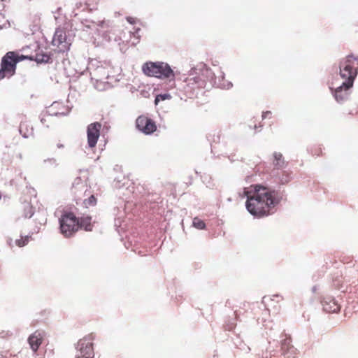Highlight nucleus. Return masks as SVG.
I'll use <instances>...</instances> for the list:
<instances>
[{"mask_svg":"<svg viewBox=\"0 0 358 358\" xmlns=\"http://www.w3.org/2000/svg\"><path fill=\"white\" fill-rule=\"evenodd\" d=\"M243 197H246L245 208L252 216L258 218L267 217L276 205L275 192L260 185H252L244 188Z\"/></svg>","mask_w":358,"mask_h":358,"instance_id":"nucleus-1","label":"nucleus"},{"mask_svg":"<svg viewBox=\"0 0 358 358\" xmlns=\"http://www.w3.org/2000/svg\"><path fill=\"white\" fill-rule=\"evenodd\" d=\"M28 59H31L27 56L19 55L15 51L7 52L1 59L0 80L13 76L16 69V64Z\"/></svg>","mask_w":358,"mask_h":358,"instance_id":"nucleus-2","label":"nucleus"},{"mask_svg":"<svg viewBox=\"0 0 358 358\" xmlns=\"http://www.w3.org/2000/svg\"><path fill=\"white\" fill-rule=\"evenodd\" d=\"M358 59L348 55L339 62V76L344 80L347 87H352L353 80L357 75Z\"/></svg>","mask_w":358,"mask_h":358,"instance_id":"nucleus-3","label":"nucleus"},{"mask_svg":"<svg viewBox=\"0 0 358 358\" xmlns=\"http://www.w3.org/2000/svg\"><path fill=\"white\" fill-rule=\"evenodd\" d=\"M143 71L149 77H155L159 79L173 78V71L170 66L163 62H147L143 66Z\"/></svg>","mask_w":358,"mask_h":358,"instance_id":"nucleus-4","label":"nucleus"},{"mask_svg":"<svg viewBox=\"0 0 358 358\" xmlns=\"http://www.w3.org/2000/svg\"><path fill=\"white\" fill-rule=\"evenodd\" d=\"M60 232L66 238L71 237L80 227L78 225L77 217L72 213H64L59 218Z\"/></svg>","mask_w":358,"mask_h":358,"instance_id":"nucleus-5","label":"nucleus"},{"mask_svg":"<svg viewBox=\"0 0 358 358\" xmlns=\"http://www.w3.org/2000/svg\"><path fill=\"white\" fill-rule=\"evenodd\" d=\"M94 336L90 334L83 337V339L77 343V349L80 352V355L77 358H92L94 357V350H92V341Z\"/></svg>","mask_w":358,"mask_h":358,"instance_id":"nucleus-6","label":"nucleus"},{"mask_svg":"<svg viewBox=\"0 0 358 358\" xmlns=\"http://www.w3.org/2000/svg\"><path fill=\"white\" fill-rule=\"evenodd\" d=\"M135 124L138 131L147 135L152 134L157 130V125L153 120L145 115L138 116Z\"/></svg>","mask_w":358,"mask_h":358,"instance_id":"nucleus-7","label":"nucleus"},{"mask_svg":"<svg viewBox=\"0 0 358 358\" xmlns=\"http://www.w3.org/2000/svg\"><path fill=\"white\" fill-rule=\"evenodd\" d=\"M101 127V123L98 122L90 123V124L87 127V142H88V146H90V148H93L96 146Z\"/></svg>","mask_w":358,"mask_h":358,"instance_id":"nucleus-8","label":"nucleus"},{"mask_svg":"<svg viewBox=\"0 0 358 358\" xmlns=\"http://www.w3.org/2000/svg\"><path fill=\"white\" fill-rule=\"evenodd\" d=\"M52 44H53V46L58 48L59 51H67L69 43L66 41V32L63 29L58 28L55 30Z\"/></svg>","mask_w":358,"mask_h":358,"instance_id":"nucleus-9","label":"nucleus"},{"mask_svg":"<svg viewBox=\"0 0 358 358\" xmlns=\"http://www.w3.org/2000/svg\"><path fill=\"white\" fill-rule=\"evenodd\" d=\"M322 310L327 313H337L340 310V306L334 298L327 296L322 301Z\"/></svg>","mask_w":358,"mask_h":358,"instance_id":"nucleus-10","label":"nucleus"},{"mask_svg":"<svg viewBox=\"0 0 358 358\" xmlns=\"http://www.w3.org/2000/svg\"><path fill=\"white\" fill-rule=\"evenodd\" d=\"M296 348L291 345V338L289 337H286L285 339L281 341V354L285 358H296Z\"/></svg>","mask_w":358,"mask_h":358,"instance_id":"nucleus-11","label":"nucleus"},{"mask_svg":"<svg viewBox=\"0 0 358 358\" xmlns=\"http://www.w3.org/2000/svg\"><path fill=\"white\" fill-rule=\"evenodd\" d=\"M43 338L44 333L40 331H36L34 332L31 336H29V345H30V348H31V350L34 351V352H37V350L43 342Z\"/></svg>","mask_w":358,"mask_h":358,"instance_id":"nucleus-12","label":"nucleus"},{"mask_svg":"<svg viewBox=\"0 0 358 358\" xmlns=\"http://www.w3.org/2000/svg\"><path fill=\"white\" fill-rule=\"evenodd\" d=\"M351 87H346L345 82L338 87L334 90V99L337 101H344L348 97V92H346Z\"/></svg>","mask_w":358,"mask_h":358,"instance_id":"nucleus-13","label":"nucleus"},{"mask_svg":"<svg viewBox=\"0 0 358 358\" xmlns=\"http://www.w3.org/2000/svg\"><path fill=\"white\" fill-rule=\"evenodd\" d=\"M77 223L81 229H85L86 231H91L92 230V224H91L90 216H82L80 218H77Z\"/></svg>","mask_w":358,"mask_h":358,"instance_id":"nucleus-14","label":"nucleus"},{"mask_svg":"<svg viewBox=\"0 0 358 358\" xmlns=\"http://www.w3.org/2000/svg\"><path fill=\"white\" fill-rule=\"evenodd\" d=\"M67 109L61 103L55 102L50 106V113L55 115H62L66 113Z\"/></svg>","mask_w":358,"mask_h":358,"instance_id":"nucleus-15","label":"nucleus"},{"mask_svg":"<svg viewBox=\"0 0 358 358\" xmlns=\"http://www.w3.org/2000/svg\"><path fill=\"white\" fill-rule=\"evenodd\" d=\"M273 158H274V160H273V165H274V167L278 169H282L286 166V162L283 159L280 152H275L273 153Z\"/></svg>","mask_w":358,"mask_h":358,"instance_id":"nucleus-16","label":"nucleus"},{"mask_svg":"<svg viewBox=\"0 0 358 358\" xmlns=\"http://www.w3.org/2000/svg\"><path fill=\"white\" fill-rule=\"evenodd\" d=\"M85 6L83 10L92 11L96 9V2L94 0H85L83 2L77 3V8L80 9Z\"/></svg>","mask_w":358,"mask_h":358,"instance_id":"nucleus-17","label":"nucleus"},{"mask_svg":"<svg viewBox=\"0 0 358 358\" xmlns=\"http://www.w3.org/2000/svg\"><path fill=\"white\" fill-rule=\"evenodd\" d=\"M281 296L279 295L273 296V298L270 296H263V303H266V305H267V306L268 307L270 306L269 302L271 303L273 301H275L277 303H279L280 301H281Z\"/></svg>","mask_w":358,"mask_h":358,"instance_id":"nucleus-18","label":"nucleus"},{"mask_svg":"<svg viewBox=\"0 0 358 358\" xmlns=\"http://www.w3.org/2000/svg\"><path fill=\"white\" fill-rule=\"evenodd\" d=\"M193 227L197 229H204L205 222L199 217L193 218Z\"/></svg>","mask_w":358,"mask_h":358,"instance_id":"nucleus-19","label":"nucleus"},{"mask_svg":"<svg viewBox=\"0 0 358 358\" xmlns=\"http://www.w3.org/2000/svg\"><path fill=\"white\" fill-rule=\"evenodd\" d=\"M332 284H334V288L339 289L343 286V277L338 275L332 280Z\"/></svg>","mask_w":358,"mask_h":358,"instance_id":"nucleus-20","label":"nucleus"},{"mask_svg":"<svg viewBox=\"0 0 358 358\" xmlns=\"http://www.w3.org/2000/svg\"><path fill=\"white\" fill-rule=\"evenodd\" d=\"M29 236L22 237L19 239H17V241H15V245H17V246H18L19 248H22L24 245H27V243H29Z\"/></svg>","mask_w":358,"mask_h":358,"instance_id":"nucleus-21","label":"nucleus"},{"mask_svg":"<svg viewBox=\"0 0 358 358\" xmlns=\"http://www.w3.org/2000/svg\"><path fill=\"white\" fill-rule=\"evenodd\" d=\"M94 205H96V198L94 195H90V198L85 200V206H94Z\"/></svg>","mask_w":358,"mask_h":358,"instance_id":"nucleus-22","label":"nucleus"},{"mask_svg":"<svg viewBox=\"0 0 358 358\" xmlns=\"http://www.w3.org/2000/svg\"><path fill=\"white\" fill-rule=\"evenodd\" d=\"M170 98H171V96H170V94H158L156 96V99H155V103H156V105H157L159 101L166 100V99H169Z\"/></svg>","mask_w":358,"mask_h":358,"instance_id":"nucleus-23","label":"nucleus"},{"mask_svg":"<svg viewBox=\"0 0 358 358\" xmlns=\"http://www.w3.org/2000/svg\"><path fill=\"white\" fill-rule=\"evenodd\" d=\"M49 115H43L42 117H41V123H42V125L45 126V127H49Z\"/></svg>","mask_w":358,"mask_h":358,"instance_id":"nucleus-24","label":"nucleus"},{"mask_svg":"<svg viewBox=\"0 0 358 358\" xmlns=\"http://www.w3.org/2000/svg\"><path fill=\"white\" fill-rule=\"evenodd\" d=\"M50 59V57H49L48 55H41V57L39 55H37L36 57V61L37 62H49V59Z\"/></svg>","mask_w":358,"mask_h":358,"instance_id":"nucleus-25","label":"nucleus"},{"mask_svg":"<svg viewBox=\"0 0 358 358\" xmlns=\"http://www.w3.org/2000/svg\"><path fill=\"white\" fill-rule=\"evenodd\" d=\"M313 156L320 157L322 155V150H321L320 147H315V148L312 150Z\"/></svg>","mask_w":358,"mask_h":358,"instance_id":"nucleus-26","label":"nucleus"},{"mask_svg":"<svg viewBox=\"0 0 358 358\" xmlns=\"http://www.w3.org/2000/svg\"><path fill=\"white\" fill-rule=\"evenodd\" d=\"M352 262V257L350 256H343L341 257V262L343 264H349Z\"/></svg>","mask_w":358,"mask_h":358,"instance_id":"nucleus-27","label":"nucleus"},{"mask_svg":"<svg viewBox=\"0 0 358 358\" xmlns=\"http://www.w3.org/2000/svg\"><path fill=\"white\" fill-rule=\"evenodd\" d=\"M43 163H45V164H48L50 166H55L56 165V160L54 158H48L45 159V161H43Z\"/></svg>","mask_w":358,"mask_h":358,"instance_id":"nucleus-28","label":"nucleus"},{"mask_svg":"<svg viewBox=\"0 0 358 358\" xmlns=\"http://www.w3.org/2000/svg\"><path fill=\"white\" fill-rule=\"evenodd\" d=\"M139 28H136L134 32H131V34H133V36H134L135 38H136V41L139 40Z\"/></svg>","mask_w":358,"mask_h":358,"instance_id":"nucleus-29","label":"nucleus"},{"mask_svg":"<svg viewBox=\"0 0 358 358\" xmlns=\"http://www.w3.org/2000/svg\"><path fill=\"white\" fill-rule=\"evenodd\" d=\"M127 22H129L131 24H135V18L133 17H127Z\"/></svg>","mask_w":358,"mask_h":358,"instance_id":"nucleus-30","label":"nucleus"},{"mask_svg":"<svg viewBox=\"0 0 358 358\" xmlns=\"http://www.w3.org/2000/svg\"><path fill=\"white\" fill-rule=\"evenodd\" d=\"M188 85H192L193 83H195V79L194 78H190V79H188Z\"/></svg>","mask_w":358,"mask_h":358,"instance_id":"nucleus-31","label":"nucleus"},{"mask_svg":"<svg viewBox=\"0 0 358 358\" xmlns=\"http://www.w3.org/2000/svg\"><path fill=\"white\" fill-rule=\"evenodd\" d=\"M57 147H58L59 149H62L64 148V145L62 143L57 144Z\"/></svg>","mask_w":358,"mask_h":358,"instance_id":"nucleus-32","label":"nucleus"},{"mask_svg":"<svg viewBox=\"0 0 358 358\" xmlns=\"http://www.w3.org/2000/svg\"><path fill=\"white\" fill-rule=\"evenodd\" d=\"M8 1V0H0V8H3V3H2L3 1Z\"/></svg>","mask_w":358,"mask_h":358,"instance_id":"nucleus-33","label":"nucleus"},{"mask_svg":"<svg viewBox=\"0 0 358 358\" xmlns=\"http://www.w3.org/2000/svg\"><path fill=\"white\" fill-rule=\"evenodd\" d=\"M268 115H270V112H266V113H263V117H264L265 116H266Z\"/></svg>","mask_w":358,"mask_h":358,"instance_id":"nucleus-34","label":"nucleus"},{"mask_svg":"<svg viewBox=\"0 0 358 358\" xmlns=\"http://www.w3.org/2000/svg\"><path fill=\"white\" fill-rule=\"evenodd\" d=\"M0 358H6V355H0Z\"/></svg>","mask_w":358,"mask_h":358,"instance_id":"nucleus-35","label":"nucleus"},{"mask_svg":"<svg viewBox=\"0 0 358 358\" xmlns=\"http://www.w3.org/2000/svg\"><path fill=\"white\" fill-rule=\"evenodd\" d=\"M0 17H1V15H0Z\"/></svg>","mask_w":358,"mask_h":358,"instance_id":"nucleus-36","label":"nucleus"}]
</instances>
